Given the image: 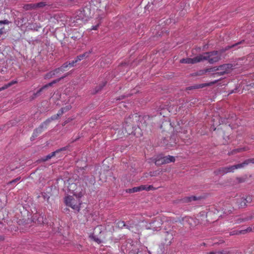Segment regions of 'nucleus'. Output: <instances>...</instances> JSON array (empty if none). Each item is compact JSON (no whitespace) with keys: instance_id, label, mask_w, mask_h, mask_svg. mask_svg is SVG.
Instances as JSON below:
<instances>
[{"instance_id":"26","label":"nucleus","mask_w":254,"mask_h":254,"mask_svg":"<svg viewBox=\"0 0 254 254\" xmlns=\"http://www.w3.org/2000/svg\"><path fill=\"white\" fill-rule=\"evenodd\" d=\"M159 172H150V176H156L158 174H159Z\"/></svg>"},{"instance_id":"23","label":"nucleus","mask_w":254,"mask_h":254,"mask_svg":"<svg viewBox=\"0 0 254 254\" xmlns=\"http://www.w3.org/2000/svg\"><path fill=\"white\" fill-rule=\"evenodd\" d=\"M77 62L75 60H74L72 61L71 62H70L68 63L69 66H73L74 64H76Z\"/></svg>"},{"instance_id":"28","label":"nucleus","mask_w":254,"mask_h":254,"mask_svg":"<svg viewBox=\"0 0 254 254\" xmlns=\"http://www.w3.org/2000/svg\"><path fill=\"white\" fill-rule=\"evenodd\" d=\"M96 229H98L99 230V233H101L102 231V226H98L96 227Z\"/></svg>"},{"instance_id":"27","label":"nucleus","mask_w":254,"mask_h":254,"mask_svg":"<svg viewBox=\"0 0 254 254\" xmlns=\"http://www.w3.org/2000/svg\"><path fill=\"white\" fill-rule=\"evenodd\" d=\"M119 225H121L122 226H124V227H126V223L124 221H120L119 222Z\"/></svg>"},{"instance_id":"20","label":"nucleus","mask_w":254,"mask_h":254,"mask_svg":"<svg viewBox=\"0 0 254 254\" xmlns=\"http://www.w3.org/2000/svg\"><path fill=\"white\" fill-rule=\"evenodd\" d=\"M8 23H9V21L7 20H4L0 21V24L1 25L3 24H7ZM3 27L0 28V35L3 34Z\"/></svg>"},{"instance_id":"5","label":"nucleus","mask_w":254,"mask_h":254,"mask_svg":"<svg viewBox=\"0 0 254 254\" xmlns=\"http://www.w3.org/2000/svg\"><path fill=\"white\" fill-rule=\"evenodd\" d=\"M175 158L173 156L168 155L163 156L162 155L158 156L155 159V163L157 166H160L163 164H168L171 162H174Z\"/></svg>"},{"instance_id":"29","label":"nucleus","mask_w":254,"mask_h":254,"mask_svg":"<svg viewBox=\"0 0 254 254\" xmlns=\"http://www.w3.org/2000/svg\"><path fill=\"white\" fill-rule=\"evenodd\" d=\"M189 201H191L192 200H196V197L195 196H192L188 198Z\"/></svg>"},{"instance_id":"15","label":"nucleus","mask_w":254,"mask_h":254,"mask_svg":"<svg viewBox=\"0 0 254 254\" xmlns=\"http://www.w3.org/2000/svg\"><path fill=\"white\" fill-rule=\"evenodd\" d=\"M88 55L89 53H85L83 54L80 55L79 56L76 57L75 60L76 61V62H78V61L82 60L84 57H88Z\"/></svg>"},{"instance_id":"9","label":"nucleus","mask_w":254,"mask_h":254,"mask_svg":"<svg viewBox=\"0 0 254 254\" xmlns=\"http://www.w3.org/2000/svg\"><path fill=\"white\" fill-rule=\"evenodd\" d=\"M200 62L199 55L193 58L183 59L180 60V63L182 64H193Z\"/></svg>"},{"instance_id":"21","label":"nucleus","mask_w":254,"mask_h":254,"mask_svg":"<svg viewBox=\"0 0 254 254\" xmlns=\"http://www.w3.org/2000/svg\"><path fill=\"white\" fill-rule=\"evenodd\" d=\"M35 4V7H43L47 5L46 3L45 2H38L37 3H34Z\"/></svg>"},{"instance_id":"24","label":"nucleus","mask_w":254,"mask_h":254,"mask_svg":"<svg viewBox=\"0 0 254 254\" xmlns=\"http://www.w3.org/2000/svg\"><path fill=\"white\" fill-rule=\"evenodd\" d=\"M99 23H98L96 25L92 26L91 28V30H96L97 29V28L99 27Z\"/></svg>"},{"instance_id":"3","label":"nucleus","mask_w":254,"mask_h":254,"mask_svg":"<svg viewBox=\"0 0 254 254\" xmlns=\"http://www.w3.org/2000/svg\"><path fill=\"white\" fill-rule=\"evenodd\" d=\"M71 108V106L70 105L66 106L65 107L62 108L59 112L53 116H52L50 119L47 120L44 123H43L39 128L36 129L33 132L32 137H36L39 133H40L42 129L44 127V126H46L48 125L51 121L55 120L58 119L64 113L66 112L69 110Z\"/></svg>"},{"instance_id":"4","label":"nucleus","mask_w":254,"mask_h":254,"mask_svg":"<svg viewBox=\"0 0 254 254\" xmlns=\"http://www.w3.org/2000/svg\"><path fill=\"white\" fill-rule=\"evenodd\" d=\"M200 62L207 61L209 64H212L217 62L220 59V57L217 51L207 52L199 55Z\"/></svg>"},{"instance_id":"12","label":"nucleus","mask_w":254,"mask_h":254,"mask_svg":"<svg viewBox=\"0 0 254 254\" xmlns=\"http://www.w3.org/2000/svg\"><path fill=\"white\" fill-rule=\"evenodd\" d=\"M252 198L250 196H247L246 198H243L240 203L241 207H245L246 206L247 203H249L251 201Z\"/></svg>"},{"instance_id":"31","label":"nucleus","mask_w":254,"mask_h":254,"mask_svg":"<svg viewBox=\"0 0 254 254\" xmlns=\"http://www.w3.org/2000/svg\"><path fill=\"white\" fill-rule=\"evenodd\" d=\"M248 220V219H244L243 220V221H246V220Z\"/></svg>"},{"instance_id":"6","label":"nucleus","mask_w":254,"mask_h":254,"mask_svg":"<svg viewBox=\"0 0 254 254\" xmlns=\"http://www.w3.org/2000/svg\"><path fill=\"white\" fill-rule=\"evenodd\" d=\"M233 65L232 64H224L219 66L217 70L218 71L216 74L222 75L226 73L230 72L232 69Z\"/></svg>"},{"instance_id":"16","label":"nucleus","mask_w":254,"mask_h":254,"mask_svg":"<svg viewBox=\"0 0 254 254\" xmlns=\"http://www.w3.org/2000/svg\"><path fill=\"white\" fill-rule=\"evenodd\" d=\"M245 150H246V148H244H244H237V149L233 150L231 152L229 153L228 154L229 155L234 154L240 152L241 151H245Z\"/></svg>"},{"instance_id":"18","label":"nucleus","mask_w":254,"mask_h":254,"mask_svg":"<svg viewBox=\"0 0 254 254\" xmlns=\"http://www.w3.org/2000/svg\"><path fill=\"white\" fill-rule=\"evenodd\" d=\"M23 8L25 10H30L32 9H35V4L34 3H30L24 5Z\"/></svg>"},{"instance_id":"11","label":"nucleus","mask_w":254,"mask_h":254,"mask_svg":"<svg viewBox=\"0 0 254 254\" xmlns=\"http://www.w3.org/2000/svg\"><path fill=\"white\" fill-rule=\"evenodd\" d=\"M152 224L153 225L152 226H155L153 228L157 230L158 228L161 227L162 223L160 218H156V220L152 223Z\"/></svg>"},{"instance_id":"19","label":"nucleus","mask_w":254,"mask_h":254,"mask_svg":"<svg viewBox=\"0 0 254 254\" xmlns=\"http://www.w3.org/2000/svg\"><path fill=\"white\" fill-rule=\"evenodd\" d=\"M56 152H53L51 154L47 155L45 158L42 159L43 161H46L50 159H51L52 157L55 155Z\"/></svg>"},{"instance_id":"14","label":"nucleus","mask_w":254,"mask_h":254,"mask_svg":"<svg viewBox=\"0 0 254 254\" xmlns=\"http://www.w3.org/2000/svg\"><path fill=\"white\" fill-rule=\"evenodd\" d=\"M16 82H17L16 81H12L10 82L7 83V84L4 85L2 87H0V91L7 88L8 87H9L10 86H11L12 85L16 83Z\"/></svg>"},{"instance_id":"1","label":"nucleus","mask_w":254,"mask_h":254,"mask_svg":"<svg viewBox=\"0 0 254 254\" xmlns=\"http://www.w3.org/2000/svg\"><path fill=\"white\" fill-rule=\"evenodd\" d=\"M76 186L75 184H71L69 186V190H71L72 195H67L64 197V201L65 205L71 208L75 211L79 212L80 210L82 201L81 197L83 196L85 191L80 187H77L75 190H71Z\"/></svg>"},{"instance_id":"7","label":"nucleus","mask_w":254,"mask_h":254,"mask_svg":"<svg viewBox=\"0 0 254 254\" xmlns=\"http://www.w3.org/2000/svg\"><path fill=\"white\" fill-rule=\"evenodd\" d=\"M69 66V64L67 63H64L62 66L59 68H56L55 70L51 71L45 75L46 78H50L55 76L56 74L59 73L61 71H63L64 70V68H66Z\"/></svg>"},{"instance_id":"13","label":"nucleus","mask_w":254,"mask_h":254,"mask_svg":"<svg viewBox=\"0 0 254 254\" xmlns=\"http://www.w3.org/2000/svg\"><path fill=\"white\" fill-rule=\"evenodd\" d=\"M89 237L98 244H101L102 242V241L100 239L97 238L96 236H95L94 234L93 233L91 234L89 236Z\"/></svg>"},{"instance_id":"10","label":"nucleus","mask_w":254,"mask_h":254,"mask_svg":"<svg viewBox=\"0 0 254 254\" xmlns=\"http://www.w3.org/2000/svg\"><path fill=\"white\" fill-rule=\"evenodd\" d=\"M67 74L64 76H62L56 80H55L54 81H53L52 82H50V83H49L48 84L45 85V86H44L43 87H42L41 89H40L39 90V91L37 92L36 94H39L42 91L43 89L45 88H47L49 86H52L53 84L60 81L61 79H63L64 77H65V76H67Z\"/></svg>"},{"instance_id":"25","label":"nucleus","mask_w":254,"mask_h":254,"mask_svg":"<svg viewBox=\"0 0 254 254\" xmlns=\"http://www.w3.org/2000/svg\"><path fill=\"white\" fill-rule=\"evenodd\" d=\"M20 179V178H17L12 180L11 182H10V183L12 184V183H16L18 181H19Z\"/></svg>"},{"instance_id":"30","label":"nucleus","mask_w":254,"mask_h":254,"mask_svg":"<svg viewBox=\"0 0 254 254\" xmlns=\"http://www.w3.org/2000/svg\"><path fill=\"white\" fill-rule=\"evenodd\" d=\"M207 254H216V253L214 252H211L208 253Z\"/></svg>"},{"instance_id":"2","label":"nucleus","mask_w":254,"mask_h":254,"mask_svg":"<svg viewBox=\"0 0 254 254\" xmlns=\"http://www.w3.org/2000/svg\"><path fill=\"white\" fill-rule=\"evenodd\" d=\"M250 163H254V158L248 159L244 162L235 165L221 167L215 172L216 175H223L228 173L234 172L236 169L242 168Z\"/></svg>"},{"instance_id":"17","label":"nucleus","mask_w":254,"mask_h":254,"mask_svg":"<svg viewBox=\"0 0 254 254\" xmlns=\"http://www.w3.org/2000/svg\"><path fill=\"white\" fill-rule=\"evenodd\" d=\"M252 231V228L251 227H249L247 229L242 230L241 231H237L235 234H244L247 232H251Z\"/></svg>"},{"instance_id":"8","label":"nucleus","mask_w":254,"mask_h":254,"mask_svg":"<svg viewBox=\"0 0 254 254\" xmlns=\"http://www.w3.org/2000/svg\"><path fill=\"white\" fill-rule=\"evenodd\" d=\"M153 186L152 185H141L139 187H134L132 189H128L127 192L129 193H133L137 191H140L143 190H149L153 188Z\"/></svg>"},{"instance_id":"22","label":"nucleus","mask_w":254,"mask_h":254,"mask_svg":"<svg viewBox=\"0 0 254 254\" xmlns=\"http://www.w3.org/2000/svg\"><path fill=\"white\" fill-rule=\"evenodd\" d=\"M207 84H200L198 85L194 86L192 88L196 89V88H202L205 86Z\"/></svg>"}]
</instances>
